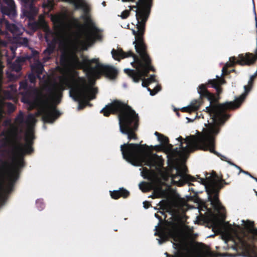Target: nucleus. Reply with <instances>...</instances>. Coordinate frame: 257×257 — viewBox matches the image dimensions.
Instances as JSON below:
<instances>
[{
  "mask_svg": "<svg viewBox=\"0 0 257 257\" xmlns=\"http://www.w3.org/2000/svg\"><path fill=\"white\" fill-rule=\"evenodd\" d=\"M137 21V31L132 30L133 34L135 36V41L133 42L135 48L140 57L135 54L132 51L125 52L122 49L115 50L113 49L111 54L114 59L119 61L121 59L132 57L134 61L131 63L136 70L130 69H124L125 73L132 76L135 81H138L141 76L146 75L150 70H154L152 65V60L147 52V46L145 43L144 35L145 32L146 23L147 16L143 10L137 12L136 14Z\"/></svg>",
  "mask_w": 257,
  "mask_h": 257,
  "instance_id": "f257e3e1",
  "label": "nucleus"
},
{
  "mask_svg": "<svg viewBox=\"0 0 257 257\" xmlns=\"http://www.w3.org/2000/svg\"><path fill=\"white\" fill-rule=\"evenodd\" d=\"M12 128L9 133L13 137L15 142L14 151L16 157L15 158V163L13 168L10 163L6 161L0 160L2 163L1 169L3 173L0 174V190H4V177L7 174L9 179V188L11 191L12 187L19 177L20 169L25 165L24 156L26 154H31L34 152L33 145L35 139L33 131H29L26 134L25 140L26 143L23 144L20 143L21 137L19 135V128L11 125Z\"/></svg>",
  "mask_w": 257,
  "mask_h": 257,
  "instance_id": "f03ea898",
  "label": "nucleus"
},
{
  "mask_svg": "<svg viewBox=\"0 0 257 257\" xmlns=\"http://www.w3.org/2000/svg\"><path fill=\"white\" fill-rule=\"evenodd\" d=\"M148 148V146L146 144L127 143L121 145L120 151L123 158L133 165H145L150 168H155V170L143 167L142 172V175L145 179L152 181L157 177V171L161 175L164 174L162 168L164 160L161 156L156 154L144 153L143 149Z\"/></svg>",
  "mask_w": 257,
  "mask_h": 257,
  "instance_id": "7ed1b4c3",
  "label": "nucleus"
},
{
  "mask_svg": "<svg viewBox=\"0 0 257 257\" xmlns=\"http://www.w3.org/2000/svg\"><path fill=\"white\" fill-rule=\"evenodd\" d=\"M100 113L107 117L111 114H117L120 132L122 134L126 135L130 141L138 139L136 132L139 125V116L127 104L115 99L106 105L101 110Z\"/></svg>",
  "mask_w": 257,
  "mask_h": 257,
  "instance_id": "20e7f679",
  "label": "nucleus"
},
{
  "mask_svg": "<svg viewBox=\"0 0 257 257\" xmlns=\"http://www.w3.org/2000/svg\"><path fill=\"white\" fill-rule=\"evenodd\" d=\"M210 116L213 119L210 115ZM212 120L215 124H209L202 133H199L197 136H190L186 137L185 139L180 136L177 139L180 142V149L182 153L188 154L196 150H201L209 151L211 153L219 156V154L215 150V136L220 132L219 124L224 122Z\"/></svg>",
  "mask_w": 257,
  "mask_h": 257,
  "instance_id": "39448f33",
  "label": "nucleus"
},
{
  "mask_svg": "<svg viewBox=\"0 0 257 257\" xmlns=\"http://www.w3.org/2000/svg\"><path fill=\"white\" fill-rule=\"evenodd\" d=\"M73 81L76 84L74 87H71L67 79H65V84L71 87L70 96L75 101L79 102L78 109H82L89 104L90 100L95 98L97 89L88 87L85 79L83 77H78L77 79L73 78Z\"/></svg>",
  "mask_w": 257,
  "mask_h": 257,
  "instance_id": "423d86ee",
  "label": "nucleus"
},
{
  "mask_svg": "<svg viewBox=\"0 0 257 257\" xmlns=\"http://www.w3.org/2000/svg\"><path fill=\"white\" fill-rule=\"evenodd\" d=\"M197 177L200 179L199 182L205 186L208 199L214 210L219 211L224 209L219 199V193L224 185H228L229 183L223 179L220 181L217 180V176L215 172L210 176L206 177L205 179L200 178L198 176Z\"/></svg>",
  "mask_w": 257,
  "mask_h": 257,
  "instance_id": "0eeeda50",
  "label": "nucleus"
},
{
  "mask_svg": "<svg viewBox=\"0 0 257 257\" xmlns=\"http://www.w3.org/2000/svg\"><path fill=\"white\" fill-rule=\"evenodd\" d=\"M72 3L75 9H82L84 14L81 18L85 22V26L90 29V33H85L84 38L87 41H90L93 38L99 39L101 36L99 34V30L96 26L95 23L91 18L89 14L90 9L89 7L82 0H65Z\"/></svg>",
  "mask_w": 257,
  "mask_h": 257,
  "instance_id": "6e6552de",
  "label": "nucleus"
},
{
  "mask_svg": "<svg viewBox=\"0 0 257 257\" xmlns=\"http://www.w3.org/2000/svg\"><path fill=\"white\" fill-rule=\"evenodd\" d=\"M242 222L247 233H244L243 236L238 237V240L243 249L247 251H255L256 247L254 243L257 240V228L254 227L253 221L247 220H242Z\"/></svg>",
  "mask_w": 257,
  "mask_h": 257,
  "instance_id": "1a4fd4ad",
  "label": "nucleus"
},
{
  "mask_svg": "<svg viewBox=\"0 0 257 257\" xmlns=\"http://www.w3.org/2000/svg\"><path fill=\"white\" fill-rule=\"evenodd\" d=\"M97 59L89 60L87 58H83L81 61L76 54H72L69 56V64L74 68L77 69H83L88 76H91L93 74V67L91 64L97 62Z\"/></svg>",
  "mask_w": 257,
  "mask_h": 257,
  "instance_id": "9d476101",
  "label": "nucleus"
},
{
  "mask_svg": "<svg viewBox=\"0 0 257 257\" xmlns=\"http://www.w3.org/2000/svg\"><path fill=\"white\" fill-rule=\"evenodd\" d=\"M45 106L42 109V118L47 123H53L61 115L55 105L50 104L48 98L44 101Z\"/></svg>",
  "mask_w": 257,
  "mask_h": 257,
  "instance_id": "9b49d317",
  "label": "nucleus"
},
{
  "mask_svg": "<svg viewBox=\"0 0 257 257\" xmlns=\"http://www.w3.org/2000/svg\"><path fill=\"white\" fill-rule=\"evenodd\" d=\"M188 171L186 166L176 168V173L173 174L171 178L178 186H182L185 183L196 181V178L190 175L187 174Z\"/></svg>",
  "mask_w": 257,
  "mask_h": 257,
  "instance_id": "f8f14e48",
  "label": "nucleus"
},
{
  "mask_svg": "<svg viewBox=\"0 0 257 257\" xmlns=\"http://www.w3.org/2000/svg\"><path fill=\"white\" fill-rule=\"evenodd\" d=\"M94 63L96 66L93 67V74L91 76L104 74L111 79H115L117 77L118 71L114 67L100 63L98 59H97V62Z\"/></svg>",
  "mask_w": 257,
  "mask_h": 257,
  "instance_id": "ddd939ff",
  "label": "nucleus"
},
{
  "mask_svg": "<svg viewBox=\"0 0 257 257\" xmlns=\"http://www.w3.org/2000/svg\"><path fill=\"white\" fill-rule=\"evenodd\" d=\"M65 89L64 84H54L49 87L47 89V92L49 96L52 100H55L57 103L60 102L61 98L62 96V92Z\"/></svg>",
  "mask_w": 257,
  "mask_h": 257,
  "instance_id": "4468645a",
  "label": "nucleus"
},
{
  "mask_svg": "<svg viewBox=\"0 0 257 257\" xmlns=\"http://www.w3.org/2000/svg\"><path fill=\"white\" fill-rule=\"evenodd\" d=\"M51 21L53 22L55 28L59 32H64L67 27V23L66 21V17L62 15L53 16Z\"/></svg>",
  "mask_w": 257,
  "mask_h": 257,
  "instance_id": "2eb2a0df",
  "label": "nucleus"
},
{
  "mask_svg": "<svg viewBox=\"0 0 257 257\" xmlns=\"http://www.w3.org/2000/svg\"><path fill=\"white\" fill-rule=\"evenodd\" d=\"M7 6L2 5L1 11L3 15L9 17H14L16 15V7L13 0H3ZM1 0H0V5Z\"/></svg>",
  "mask_w": 257,
  "mask_h": 257,
  "instance_id": "dca6fc26",
  "label": "nucleus"
},
{
  "mask_svg": "<svg viewBox=\"0 0 257 257\" xmlns=\"http://www.w3.org/2000/svg\"><path fill=\"white\" fill-rule=\"evenodd\" d=\"M199 86L198 87V92H199ZM198 93L200 94L199 93ZM204 98H206L208 99V98L206 97H202L201 96V95H200L199 100H195L194 101H192L190 105L183 107L181 109V111L184 112L191 113L192 112L198 110L200 106L202 104V100Z\"/></svg>",
  "mask_w": 257,
  "mask_h": 257,
  "instance_id": "f3484780",
  "label": "nucleus"
},
{
  "mask_svg": "<svg viewBox=\"0 0 257 257\" xmlns=\"http://www.w3.org/2000/svg\"><path fill=\"white\" fill-rule=\"evenodd\" d=\"M129 8L130 11L133 10L134 9H136L135 11L136 13L137 12H140L141 10H143L146 15L147 16V19H148L150 11L148 9V6L146 0H139V1L136 3V6H130Z\"/></svg>",
  "mask_w": 257,
  "mask_h": 257,
  "instance_id": "a211bd4d",
  "label": "nucleus"
},
{
  "mask_svg": "<svg viewBox=\"0 0 257 257\" xmlns=\"http://www.w3.org/2000/svg\"><path fill=\"white\" fill-rule=\"evenodd\" d=\"M111 197L113 199H118L120 197L123 198H127L130 195V192L124 188H120L118 190L110 191Z\"/></svg>",
  "mask_w": 257,
  "mask_h": 257,
  "instance_id": "6ab92c4d",
  "label": "nucleus"
},
{
  "mask_svg": "<svg viewBox=\"0 0 257 257\" xmlns=\"http://www.w3.org/2000/svg\"><path fill=\"white\" fill-rule=\"evenodd\" d=\"M32 71L37 74V78L41 79L40 75L42 74L44 70V65L40 62H38L31 66Z\"/></svg>",
  "mask_w": 257,
  "mask_h": 257,
  "instance_id": "aec40b11",
  "label": "nucleus"
},
{
  "mask_svg": "<svg viewBox=\"0 0 257 257\" xmlns=\"http://www.w3.org/2000/svg\"><path fill=\"white\" fill-rule=\"evenodd\" d=\"M37 14V8L31 4L29 8V10H26L23 11V15L29 18V19H33Z\"/></svg>",
  "mask_w": 257,
  "mask_h": 257,
  "instance_id": "412c9836",
  "label": "nucleus"
},
{
  "mask_svg": "<svg viewBox=\"0 0 257 257\" xmlns=\"http://www.w3.org/2000/svg\"><path fill=\"white\" fill-rule=\"evenodd\" d=\"M22 95V101L26 103H29L31 101V98L32 95V92L30 88L22 91L20 92Z\"/></svg>",
  "mask_w": 257,
  "mask_h": 257,
  "instance_id": "4be33fe9",
  "label": "nucleus"
},
{
  "mask_svg": "<svg viewBox=\"0 0 257 257\" xmlns=\"http://www.w3.org/2000/svg\"><path fill=\"white\" fill-rule=\"evenodd\" d=\"M55 49V45L53 43L48 44L47 48L44 51L43 53L47 55L44 59L45 61H48L50 59V56L54 52Z\"/></svg>",
  "mask_w": 257,
  "mask_h": 257,
  "instance_id": "5701e85b",
  "label": "nucleus"
},
{
  "mask_svg": "<svg viewBox=\"0 0 257 257\" xmlns=\"http://www.w3.org/2000/svg\"><path fill=\"white\" fill-rule=\"evenodd\" d=\"M140 189L144 192H147L152 189V184L151 183L142 182L139 184Z\"/></svg>",
  "mask_w": 257,
  "mask_h": 257,
  "instance_id": "b1692460",
  "label": "nucleus"
},
{
  "mask_svg": "<svg viewBox=\"0 0 257 257\" xmlns=\"http://www.w3.org/2000/svg\"><path fill=\"white\" fill-rule=\"evenodd\" d=\"M155 135L157 137L158 141L161 143L162 147L169 142V138L163 135L156 132Z\"/></svg>",
  "mask_w": 257,
  "mask_h": 257,
  "instance_id": "393cba45",
  "label": "nucleus"
},
{
  "mask_svg": "<svg viewBox=\"0 0 257 257\" xmlns=\"http://www.w3.org/2000/svg\"><path fill=\"white\" fill-rule=\"evenodd\" d=\"M150 71H152L154 72V71H155V68H154V70H149V72L147 74V75H146L141 76V77H140V79L139 80V81H135L134 80V78H133L132 76H131V75H128L127 73V75H128L130 77H131V78L133 79V81H134L135 82H139L140 81V80H143L142 84V86H143L144 87H148V86L150 83H149V82L148 81V80H147L146 79H145V77H146V76H148V74L149 73V72H150ZM125 73L126 74V73Z\"/></svg>",
  "mask_w": 257,
  "mask_h": 257,
  "instance_id": "a878e982",
  "label": "nucleus"
},
{
  "mask_svg": "<svg viewBox=\"0 0 257 257\" xmlns=\"http://www.w3.org/2000/svg\"><path fill=\"white\" fill-rule=\"evenodd\" d=\"M155 235L159 236L160 239L163 240V241H166L168 239V234L163 229H161L160 230L155 232Z\"/></svg>",
  "mask_w": 257,
  "mask_h": 257,
  "instance_id": "bb28decb",
  "label": "nucleus"
},
{
  "mask_svg": "<svg viewBox=\"0 0 257 257\" xmlns=\"http://www.w3.org/2000/svg\"><path fill=\"white\" fill-rule=\"evenodd\" d=\"M15 122L19 125L24 122V115L22 111H20L19 114L15 118Z\"/></svg>",
  "mask_w": 257,
  "mask_h": 257,
  "instance_id": "cd10ccee",
  "label": "nucleus"
},
{
  "mask_svg": "<svg viewBox=\"0 0 257 257\" xmlns=\"http://www.w3.org/2000/svg\"><path fill=\"white\" fill-rule=\"evenodd\" d=\"M11 69L13 71L16 72H19L22 69L21 64H19L16 61H15L11 65Z\"/></svg>",
  "mask_w": 257,
  "mask_h": 257,
  "instance_id": "c85d7f7f",
  "label": "nucleus"
},
{
  "mask_svg": "<svg viewBox=\"0 0 257 257\" xmlns=\"http://www.w3.org/2000/svg\"><path fill=\"white\" fill-rule=\"evenodd\" d=\"M60 62L62 65L69 64V57L66 54H62L60 57Z\"/></svg>",
  "mask_w": 257,
  "mask_h": 257,
  "instance_id": "c756f323",
  "label": "nucleus"
},
{
  "mask_svg": "<svg viewBox=\"0 0 257 257\" xmlns=\"http://www.w3.org/2000/svg\"><path fill=\"white\" fill-rule=\"evenodd\" d=\"M162 148L166 153L169 154L171 151L173 150V146L172 144H169V142L165 145H163Z\"/></svg>",
  "mask_w": 257,
  "mask_h": 257,
  "instance_id": "7c9ffc66",
  "label": "nucleus"
},
{
  "mask_svg": "<svg viewBox=\"0 0 257 257\" xmlns=\"http://www.w3.org/2000/svg\"><path fill=\"white\" fill-rule=\"evenodd\" d=\"M17 42L19 44L24 46H27L29 44V41L27 38H20Z\"/></svg>",
  "mask_w": 257,
  "mask_h": 257,
  "instance_id": "2f4dec72",
  "label": "nucleus"
},
{
  "mask_svg": "<svg viewBox=\"0 0 257 257\" xmlns=\"http://www.w3.org/2000/svg\"><path fill=\"white\" fill-rule=\"evenodd\" d=\"M8 112L9 113H13L16 109V106L11 102H7L6 103Z\"/></svg>",
  "mask_w": 257,
  "mask_h": 257,
  "instance_id": "473e14b6",
  "label": "nucleus"
},
{
  "mask_svg": "<svg viewBox=\"0 0 257 257\" xmlns=\"http://www.w3.org/2000/svg\"><path fill=\"white\" fill-rule=\"evenodd\" d=\"M165 254L166 255V257H183L184 256L183 251L181 250L176 251L174 255H170L167 252H166Z\"/></svg>",
  "mask_w": 257,
  "mask_h": 257,
  "instance_id": "72a5a7b5",
  "label": "nucleus"
},
{
  "mask_svg": "<svg viewBox=\"0 0 257 257\" xmlns=\"http://www.w3.org/2000/svg\"><path fill=\"white\" fill-rule=\"evenodd\" d=\"M30 88L28 84L26 81H22L20 82V89H23V91L25 90H27L28 89Z\"/></svg>",
  "mask_w": 257,
  "mask_h": 257,
  "instance_id": "f704fd0d",
  "label": "nucleus"
},
{
  "mask_svg": "<svg viewBox=\"0 0 257 257\" xmlns=\"http://www.w3.org/2000/svg\"><path fill=\"white\" fill-rule=\"evenodd\" d=\"M180 152H182L178 150V148H176L175 149L173 148V150L171 151L169 155H171L172 157H175L177 155H178Z\"/></svg>",
  "mask_w": 257,
  "mask_h": 257,
  "instance_id": "c9c22d12",
  "label": "nucleus"
},
{
  "mask_svg": "<svg viewBox=\"0 0 257 257\" xmlns=\"http://www.w3.org/2000/svg\"><path fill=\"white\" fill-rule=\"evenodd\" d=\"M39 55V52L35 50H32L30 56H28L27 59L30 60L32 58L37 57Z\"/></svg>",
  "mask_w": 257,
  "mask_h": 257,
  "instance_id": "e433bc0d",
  "label": "nucleus"
},
{
  "mask_svg": "<svg viewBox=\"0 0 257 257\" xmlns=\"http://www.w3.org/2000/svg\"><path fill=\"white\" fill-rule=\"evenodd\" d=\"M173 245L174 246V248L176 249V251L177 250H181V251H182L184 246L182 243H181L180 242L174 243Z\"/></svg>",
  "mask_w": 257,
  "mask_h": 257,
  "instance_id": "4c0bfd02",
  "label": "nucleus"
},
{
  "mask_svg": "<svg viewBox=\"0 0 257 257\" xmlns=\"http://www.w3.org/2000/svg\"><path fill=\"white\" fill-rule=\"evenodd\" d=\"M130 11L129 10H124L122 12L121 17L123 19H126L130 16Z\"/></svg>",
  "mask_w": 257,
  "mask_h": 257,
  "instance_id": "58836bf2",
  "label": "nucleus"
},
{
  "mask_svg": "<svg viewBox=\"0 0 257 257\" xmlns=\"http://www.w3.org/2000/svg\"><path fill=\"white\" fill-rule=\"evenodd\" d=\"M27 58H28V56L19 57L17 58L15 61L18 62L19 64H21L22 63H24L25 62H26V61L28 60ZM28 60H29V59H28Z\"/></svg>",
  "mask_w": 257,
  "mask_h": 257,
  "instance_id": "ea45409f",
  "label": "nucleus"
},
{
  "mask_svg": "<svg viewBox=\"0 0 257 257\" xmlns=\"http://www.w3.org/2000/svg\"><path fill=\"white\" fill-rule=\"evenodd\" d=\"M37 77L33 73L30 74L28 75V78L31 83H35Z\"/></svg>",
  "mask_w": 257,
  "mask_h": 257,
  "instance_id": "a19ab883",
  "label": "nucleus"
},
{
  "mask_svg": "<svg viewBox=\"0 0 257 257\" xmlns=\"http://www.w3.org/2000/svg\"><path fill=\"white\" fill-rule=\"evenodd\" d=\"M161 89V87L160 86L158 85L156 87H155L153 89H152L153 92H151V95L154 96L156 94H157Z\"/></svg>",
  "mask_w": 257,
  "mask_h": 257,
  "instance_id": "79ce46f5",
  "label": "nucleus"
},
{
  "mask_svg": "<svg viewBox=\"0 0 257 257\" xmlns=\"http://www.w3.org/2000/svg\"><path fill=\"white\" fill-rule=\"evenodd\" d=\"M231 165H233V166H234L235 167H236V168H238V169H239V170H240V172H242V173H243L244 174H246V175H248V176H249V175H250V173H249V172H247V171H244V170H242V169H241V168L240 167H239V166H237L236 165H235V164H233V163H231Z\"/></svg>",
  "mask_w": 257,
  "mask_h": 257,
  "instance_id": "37998d69",
  "label": "nucleus"
},
{
  "mask_svg": "<svg viewBox=\"0 0 257 257\" xmlns=\"http://www.w3.org/2000/svg\"><path fill=\"white\" fill-rule=\"evenodd\" d=\"M149 83H151L155 81V76L154 75H152L150 77L147 79H146Z\"/></svg>",
  "mask_w": 257,
  "mask_h": 257,
  "instance_id": "c03bdc74",
  "label": "nucleus"
},
{
  "mask_svg": "<svg viewBox=\"0 0 257 257\" xmlns=\"http://www.w3.org/2000/svg\"><path fill=\"white\" fill-rule=\"evenodd\" d=\"M34 118L33 115H29L26 121V123L27 124H29L31 121H32L34 120Z\"/></svg>",
  "mask_w": 257,
  "mask_h": 257,
  "instance_id": "a18cd8bd",
  "label": "nucleus"
},
{
  "mask_svg": "<svg viewBox=\"0 0 257 257\" xmlns=\"http://www.w3.org/2000/svg\"><path fill=\"white\" fill-rule=\"evenodd\" d=\"M143 205H144V207L146 209L148 208L149 207H150V206H151V203L148 201H144L143 202Z\"/></svg>",
  "mask_w": 257,
  "mask_h": 257,
  "instance_id": "49530a36",
  "label": "nucleus"
},
{
  "mask_svg": "<svg viewBox=\"0 0 257 257\" xmlns=\"http://www.w3.org/2000/svg\"><path fill=\"white\" fill-rule=\"evenodd\" d=\"M39 26V24L37 22H35L33 24V28L35 29H37Z\"/></svg>",
  "mask_w": 257,
  "mask_h": 257,
  "instance_id": "de8ad7c7",
  "label": "nucleus"
},
{
  "mask_svg": "<svg viewBox=\"0 0 257 257\" xmlns=\"http://www.w3.org/2000/svg\"><path fill=\"white\" fill-rule=\"evenodd\" d=\"M155 217L156 218H158L159 219H161V217L159 215L156 214V213L155 214Z\"/></svg>",
  "mask_w": 257,
  "mask_h": 257,
  "instance_id": "09e8293b",
  "label": "nucleus"
},
{
  "mask_svg": "<svg viewBox=\"0 0 257 257\" xmlns=\"http://www.w3.org/2000/svg\"><path fill=\"white\" fill-rule=\"evenodd\" d=\"M158 241H159V244H160L165 242V241H163V240L161 239H158Z\"/></svg>",
  "mask_w": 257,
  "mask_h": 257,
  "instance_id": "8fccbe9b",
  "label": "nucleus"
},
{
  "mask_svg": "<svg viewBox=\"0 0 257 257\" xmlns=\"http://www.w3.org/2000/svg\"><path fill=\"white\" fill-rule=\"evenodd\" d=\"M148 90L150 92V93L151 94V92H153L152 89H150L149 87L147 88Z\"/></svg>",
  "mask_w": 257,
  "mask_h": 257,
  "instance_id": "3c124183",
  "label": "nucleus"
},
{
  "mask_svg": "<svg viewBox=\"0 0 257 257\" xmlns=\"http://www.w3.org/2000/svg\"><path fill=\"white\" fill-rule=\"evenodd\" d=\"M251 178H252V179H253V178H254V176H253L251 174H250V175H249Z\"/></svg>",
  "mask_w": 257,
  "mask_h": 257,
  "instance_id": "603ef678",
  "label": "nucleus"
},
{
  "mask_svg": "<svg viewBox=\"0 0 257 257\" xmlns=\"http://www.w3.org/2000/svg\"><path fill=\"white\" fill-rule=\"evenodd\" d=\"M78 27H82V25H80V24H78Z\"/></svg>",
  "mask_w": 257,
  "mask_h": 257,
  "instance_id": "864d4df0",
  "label": "nucleus"
},
{
  "mask_svg": "<svg viewBox=\"0 0 257 257\" xmlns=\"http://www.w3.org/2000/svg\"><path fill=\"white\" fill-rule=\"evenodd\" d=\"M253 179H254V180H255V181H256V182H257V178H256V177H254V178H253Z\"/></svg>",
  "mask_w": 257,
  "mask_h": 257,
  "instance_id": "5fc2aeb1",
  "label": "nucleus"
},
{
  "mask_svg": "<svg viewBox=\"0 0 257 257\" xmlns=\"http://www.w3.org/2000/svg\"><path fill=\"white\" fill-rule=\"evenodd\" d=\"M87 105L91 106L92 105L89 102V104H87Z\"/></svg>",
  "mask_w": 257,
  "mask_h": 257,
  "instance_id": "6e6d98bb",
  "label": "nucleus"
},
{
  "mask_svg": "<svg viewBox=\"0 0 257 257\" xmlns=\"http://www.w3.org/2000/svg\"><path fill=\"white\" fill-rule=\"evenodd\" d=\"M254 192H255V195H256V196H257V191H256V190H254Z\"/></svg>",
  "mask_w": 257,
  "mask_h": 257,
  "instance_id": "4d7b16f0",
  "label": "nucleus"
},
{
  "mask_svg": "<svg viewBox=\"0 0 257 257\" xmlns=\"http://www.w3.org/2000/svg\"><path fill=\"white\" fill-rule=\"evenodd\" d=\"M122 2H128V1L127 0H122Z\"/></svg>",
  "mask_w": 257,
  "mask_h": 257,
  "instance_id": "13d9d810",
  "label": "nucleus"
},
{
  "mask_svg": "<svg viewBox=\"0 0 257 257\" xmlns=\"http://www.w3.org/2000/svg\"><path fill=\"white\" fill-rule=\"evenodd\" d=\"M7 122H8V123H10L11 121H10V120H8Z\"/></svg>",
  "mask_w": 257,
  "mask_h": 257,
  "instance_id": "bf43d9fd",
  "label": "nucleus"
}]
</instances>
